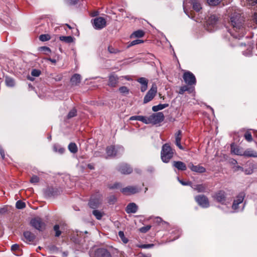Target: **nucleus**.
Listing matches in <instances>:
<instances>
[{
    "mask_svg": "<svg viewBox=\"0 0 257 257\" xmlns=\"http://www.w3.org/2000/svg\"><path fill=\"white\" fill-rule=\"evenodd\" d=\"M41 74V71L39 69H33L31 71V74L34 77H38Z\"/></svg>",
    "mask_w": 257,
    "mask_h": 257,
    "instance_id": "nucleus-40",
    "label": "nucleus"
},
{
    "mask_svg": "<svg viewBox=\"0 0 257 257\" xmlns=\"http://www.w3.org/2000/svg\"><path fill=\"white\" fill-rule=\"evenodd\" d=\"M48 60L53 63H55L56 62V60L54 59H51L50 58Z\"/></svg>",
    "mask_w": 257,
    "mask_h": 257,
    "instance_id": "nucleus-62",
    "label": "nucleus"
},
{
    "mask_svg": "<svg viewBox=\"0 0 257 257\" xmlns=\"http://www.w3.org/2000/svg\"><path fill=\"white\" fill-rule=\"evenodd\" d=\"M219 18L220 17L217 15H211L206 21L207 25L214 27L217 24Z\"/></svg>",
    "mask_w": 257,
    "mask_h": 257,
    "instance_id": "nucleus-12",
    "label": "nucleus"
},
{
    "mask_svg": "<svg viewBox=\"0 0 257 257\" xmlns=\"http://www.w3.org/2000/svg\"><path fill=\"white\" fill-rule=\"evenodd\" d=\"M231 152L236 155L243 156L244 151L243 149L233 144L231 145Z\"/></svg>",
    "mask_w": 257,
    "mask_h": 257,
    "instance_id": "nucleus-16",
    "label": "nucleus"
},
{
    "mask_svg": "<svg viewBox=\"0 0 257 257\" xmlns=\"http://www.w3.org/2000/svg\"><path fill=\"white\" fill-rule=\"evenodd\" d=\"M231 29L228 30L229 32L233 37L240 39L243 37L246 33V29L244 27L243 20L239 14H234L230 18L229 22Z\"/></svg>",
    "mask_w": 257,
    "mask_h": 257,
    "instance_id": "nucleus-1",
    "label": "nucleus"
},
{
    "mask_svg": "<svg viewBox=\"0 0 257 257\" xmlns=\"http://www.w3.org/2000/svg\"><path fill=\"white\" fill-rule=\"evenodd\" d=\"M243 156L248 158H257V152L249 148L244 151Z\"/></svg>",
    "mask_w": 257,
    "mask_h": 257,
    "instance_id": "nucleus-18",
    "label": "nucleus"
},
{
    "mask_svg": "<svg viewBox=\"0 0 257 257\" xmlns=\"http://www.w3.org/2000/svg\"><path fill=\"white\" fill-rule=\"evenodd\" d=\"M24 236L27 241H32L35 238V235L31 232L26 231L24 232Z\"/></svg>",
    "mask_w": 257,
    "mask_h": 257,
    "instance_id": "nucleus-27",
    "label": "nucleus"
},
{
    "mask_svg": "<svg viewBox=\"0 0 257 257\" xmlns=\"http://www.w3.org/2000/svg\"><path fill=\"white\" fill-rule=\"evenodd\" d=\"M208 3L211 6H216L220 3V0H208Z\"/></svg>",
    "mask_w": 257,
    "mask_h": 257,
    "instance_id": "nucleus-51",
    "label": "nucleus"
},
{
    "mask_svg": "<svg viewBox=\"0 0 257 257\" xmlns=\"http://www.w3.org/2000/svg\"><path fill=\"white\" fill-rule=\"evenodd\" d=\"M39 178L37 176L34 175L31 177L30 181L31 183H36L39 182Z\"/></svg>",
    "mask_w": 257,
    "mask_h": 257,
    "instance_id": "nucleus-47",
    "label": "nucleus"
},
{
    "mask_svg": "<svg viewBox=\"0 0 257 257\" xmlns=\"http://www.w3.org/2000/svg\"><path fill=\"white\" fill-rule=\"evenodd\" d=\"M164 119V115L163 112H159L154 113L147 117V124L153 123L156 124L163 121Z\"/></svg>",
    "mask_w": 257,
    "mask_h": 257,
    "instance_id": "nucleus-3",
    "label": "nucleus"
},
{
    "mask_svg": "<svg viewBox=\"0 0 257 257\" xmlns=\"http://www.w3.org/2000/svg\"><path fill=\"white\" fill-rule=\"evenodd\" d=\"M140 190L136 186H130L121 188L120 191L125 195H130L139 192Z\"/></svg>",
    "mask_w": 257,
    "mask_h": 257,
    "instance_id": "nucleus-9",
    "label": "nucleus"
},
{
    "mask_svg": "<svg viewBox=\"0 0 257 257\" xmlns=\"http://www.w3.org/2000/svg\"><path fill=\"white\" fill-rule=\"evenodd\" d=\"M0 154L3 159H5V151L4 149L0 146Z\"/></svg>",
    "mask_w": 257,
    "mask_h": 257,
    "instance_id": "nucleus-55",
    "label": "nucleus"
},
{
    "mask_svg": "<svg viewBox=\"0 0 257 257\" xmlns=\"http://www.w3.org/2000/svg\"><path fill=\"white\" fill-rule=\"evenodd\" d=\"M144 43V41L140 39L135 40L132 41L127 46V48H130L133 46Z\"/></svg>",
    "mask_w": 257,
    "mask_h": 257,
    "instance_id": "nucleus-42",
    "label": "nucleus"
},
{
    "mask_svg": "<svg viewBox=\"0 0 257 257\" xmlns=\"http://www.w3.org/2000/svg\"><path fill=\"white\" fill-rule=\"evenodd\" d=\"M108 51L110 54H117L121 52L122 51L117 48H115L112 46H109L108 47Z\"/></svg>",
    "mask_w": 257,
    "mask_h": 257,
    "instance_id": "nucleus-33",
    "label": "nucleus"
},
{
    "mask_svg": "<svg viewBox=\"0 0 257 257\" xmlns=\"http://www.w3.org/2000/svg\"><path fill=\"white\" fill-rule=\"evenodd\" d=\"M157 91V86L153 84L150 90L147 92L144 98V103H147L152 100L156 95Z\"/></svg>",
    "mask_w": 257,
    "mask_h": 257,
    "instance_id": "nucleus-6",
    "label": "nucleus"
},
{
    "mask_svg": "<svg viewBox=\"0 0 257 257\" xmlns=\"http://www.w3.org/2000/svg\"><path fill=\"white\" fill-rule=\"evenodd\" d=\"M183 78L184 80H196V78L195 75L190 71H185Z\"/></svg>",
    "mask_w": 257,
    "mask_h": 257,
    "instance_id": "nucleus-21",
    "label": "nucleus"
},
{
    "mask_svg": "<svg viewBox=\"0 0 257 257\" xmlns=\"http://www.w3.org/2000/svg\"><path fill=\"white\" fill-rule=\"evenodd\" d=\"M16 206L18 209H21L24 208L26 207V204L25 202L21 200H19L17 202Z\"/></svg>",
    "mask_w": 257,
    "mask_h": 257,
    "instance_id": "nucleus-43",
    "label": "nucleus"
},
{
    "mask_svg": "<svg viewBox=\"0 0 257 257\" xmlns=\"http://www.w3.org/2000/svg\"><path fill=\"white\" fill-rule=\"evenodd\" d=\"M60 40L67 43H71L73 41V38L72 36H61Z\"/></svg>",
    "mask_w": 257,
    "mask_h": 257,
    "instance_id": "nucleus-31",
    "label": "nucleus"
},
{
    "mask_svg": "<svg viewBox=\"0 0 257 257\" xmlns=\"http://www.w3.org/2000/svg\"><path fill=\"white\" fill-rule=\"evenodd\" d=\"M191 3L194 10L199 12L201 9V5L198 0H191Z\"/></svg>",
    "mask_w": 257,
    "mask_h": 257,
    "instance_id": "nucleus-24",
    "label": "nucleus"
},
{
    "mask_svg": "<svg viewBox=\"0 0 257 257\" xmlns=\"http://www.w3.org/2000/svg\"><path fill=\"white\" fill-rule=\"evenodd\" d=\"M168 105H169L168 104H160L158 105H155V106H153L152 110L154 111H157L158 110H162V109L168 107Z\"/></svg>",
    "mask_w": 257,
    "mask_h": 257,
    "instance_id": "nucleus-32",
    "label": "nucleus"
},
{
    "mask_svg": "<svg viewBox=\"0 0 257 257\" xmlns=\"http://www.w3.org/2000/svg\"><path fill=\"white\" fill-rule=\"evenodd\" d=\"M39 50L41 51L44 52L45 54L50 53L51 52V49L46 46L41 47H40Z\"/></svg>",
    "mask_w": 257,
    "mask_h": 257,
    "instance_id": "nucleus-46",
    "label": "nucleus"
},
{
    "mask_svg": "<svg viewBox=\"0 0 257 257\" xmlns=\"http://www.w3.org/2000/svg\"><path fill=\"white\" fill-rule=\"evenodd\" d=\"M69 150L72 153H76L78 151V148L75 143H71L68 146Z\"/></svg>",
    "mask_w": 257,
    "mask_h": 257,
    "instance_id": "nucleus-30",
    "label": "nucleus"
},
{
    "mask_svg": "<svg viewBox=\"0 0 257 257\" xmlns=\"http://www.w3.org/2000/svg\"><path fill=\"white\" fill-rule=\"evenodd\" d=\"M195 200L199 205L204 208H207L209 206L208 199L204 195L196 196L195 197Z\"/></svg>",
    "mask_w": 257,
    "mask_h": 257,
    "instance_id": "nucleus-8",
    "label": "nucleus"
},
{
    "mask_svg": "<svg viewBox=\"0 0 257 257\" xmlns=\"http://www.w3.org/2000/svg\"><path fill=\"white\" fill-rule=\"evenodd\" d=\"M213 197L216 201L223 204L226 199L225 193L222 190H220L215 193L213 196Z\"/></svg>",
    "mask_w": 257,
    "mask_h": 257,
    "instance_id": "nucleus-10",
    "label": "nucleus"
},
{
    "mask_svg": "<svg viewBox=\"0 0 257 257\" xmlns=\"http://www.w3.org/2000/svg\"><path fill=\"white\" fill-rule=\"evenodd\" d=\"M6 85L8 86H13L15 84H14V81H6Z\"/></svg>",
    "mask_w": 257,
    "mask_h": 257,
    "instance_id": "nucleus-57",
    "label": "nucleus"
},
{
    "mask_svg": "<svg viewBox=\"0 0 257 257\" xmlns=\"http://www.w3.org/2000/svg\"><path fill=\"white\" fill-rule=\"evenodd\" d=\"M173 165L179 170L185 171L187 169L185 164L181 161H174Z\"/></svg>",
    "mask_w": 257,
    "mask_h": 257,
    "instance_id": "nucleus-19",
    "label": "nucleus"
},
{
    "mask_svg": "<svg viewBox=\"0 0 257 257\" xmlns=\"http://www.w3.org/2000/svg\"><path fill=\"white\" fill-rule=\"evenodd\" d=\"M119 90L120 92V93L124 94V93H128V89L125 87V86H122L120 87L119 88Z\"/></svg>",
    "mask_w": 257,
    "mask_h": 257,
    "instance_id": "nucleus-50",
    "label": "nucleus"
},
{
    "mask_svg": "<svg viewBox=\"0 0 257 257\" xmlns=\"http://www.w3.org/2000/svg\"><path fill=\"white\" fill-rule=\"evenodd\" d=\"M53 229L55 232V236L56 237H59L61 234V231L60 230L59 225L58 224L55 225L53 227Z\"/></svg>",
    "mask_w": 257,
    "mask_h": 257,
    "instance_id": "nucleus-37",
    "label": "nucleus"
},
{
    "mask_svg": "<svg viewBox=\"0 0 257 257\" xmlns=\"http://www.w3.org/2000/svg\"><path fill=\"white\" fill-rule=\"evenodd\" d=\"M51 37L49 34H42L39 36V40L42 42L49 40Z\"/></svg>",
    "mask_w": 257,
    "mask_h": 257,
    "instance_id": "nucleus-38",
    "label": "nucleus"
},
{
    "mask_svg": "<svg viewBox=\"0 0 257 257\" xmlns=\"http://www.w3.org/2000/svg\"><path fill=\"white\" fill-rule=\"evenodd\" d=\"M117 85V81H109L108 85L111 87H115Z\"/></svg>",
    "mask_w": 257,
    "mask_h": 257,
    "instance_id": "nucleus-54",
    "label": "nucleus"
},
{
    "mask_svg": "<svg viewBox=\"0 0 257 257\" xmlns=\"http://www.w3.org/2000/svg\"><path fill=\"white\" fill-rule=\"evenodd\" d=\"M138 209V206L135 203H129L125 209V211L127 213H136Z\"/></svg>",
    "mask_w": 257,
    "mask_h": 257,
    "instance_id": "nucleus-17",
    "label": "nucleus"
},
{
    "mask_svg": "<svg viewBox=\"0 0 257 257\" xmlns=\"http://www.w3.org/2000/svg\"><path fill=\"white\" fill-rule=\"evenodd\" d=\"M118 236L123 243H126L128 242V240L126 237H125L124 233L122 231H119L118 232Z\"/></svg>",
    "mask_w": 257,
    "mask_h": 257,
    "instance_id": "nucleus-39",
    "label": "nucleus"
},
{
    "mask_svg": "<svg viewBox=\"0 0 257 257\" xmlns=\"http://www.w3.org/2000/svg\"><path fill=\"white\" fill-rule=\"evenodd\" d=\"M207 185L206 184H198L195 185L193 188L196 190L198 192H204L207 189Z\"/></svg>",
    "mask_w": 257,
    "mask_h": 257,
    "instance_id": "nucleus-26",
    "label": "nucleus"
},
{
    "mask_svg": "<svg viewBox=\"0 0 257 257\" xmlns=\"http://www.w3.org/2000/svg\"><path fill=\"white\" fill-rule=\"evenodd\" d=\"M151 228V225H148L146 226H143L139 229V230L141 232L146 233Z\"/></svg>",
    "mask_w": 257,
    "mask_h": 257,
    "instance_id": "nucleus-44",
    "label": "nucleus"
},
{
    "mask_svg": "<svg viewBox=\"0 0 257 257\" xmlns=\"http://www.w3.org/2000/svg\"><path fill=\"white\" fill-rule=\"evenodd\" d=\"M181 131L179 130L175 134V144L180 149L184 150L183 147L181 145Z\"/></svg>",
    "mask_w": 257,
    "mask_h": 257,
    "instance_id": "nucleus-20",
    "label": "nucleus"
},
{
    "mask_svg": "<svg viewBox=\"0 0 257 257\" xmlns=\"http://www.w3.org/2000/svg\"><path fill=\"white\" fill-rule=\"evenodd\" d=\"M71 5H75L77 3V0H71Z\"/></svg>",
    "mask_w": 257,
    "mask_h": 257,
    "instance_id": "nucleus-63",
    "label": "nucleus"
},
{
    "mask_svg": "<svg viewBox=\"0 0 257 257\" xmlns=\"http://www.w3.org/2000/svg\"><path fill=\"white\" fill-rule=\"evenodd\" d=\"M53 150L55 152H58L60 154H63L64 152L65 149L63 148H61L56 145H55L53 146Z\"/></svg>",
    "mask_w": 257,
    "mask_h": 257,
    "instance_id": "nucleus-41",
    "label": "nucleus"
},
{
    "mask_svg": "<svg viewBox=\"0 0 257 257\" xmlns=\"http://www.w3.org/2000/svg\"><path fill=\"white\" fill-rule=\"evenodd\" d=\"M77 114V110L75 108H72L68 113L67 117L68 119L71 118L75 116Z\"/></svg>",
    "mask_w": 257,
    "mask_h": 257,
    "instance_id": "nucleus-35",
    "label": "nucleus"
},
{
    "mask_svg": "<svg viewBox=\"0 0 257 257\" xmlns=\"http://www.w3.org/2000/svg\"><path fill=\"white\" fill-rule=\"evenodd\" d=\"M179 181L180 183L183 185H190L191 184L190 182H184L182 180H180Z\"/></svg>",
    "mask_w": 257,
    "mask_h": 257,
    "instance_id": "nucleus-59",
    "label": "nucleus"
},
{
    "mask_svg": "<svg viewBox=\"0 0 257 257\" xmlns=\"http://www.w3.org/2000/svg\"><path fill=\"white\" fill-rule=\"evenodd\" d=\"M141 83V89L142 92L145 91L147 89L148 81H140Z\"/></svg>",
    "mask_w": 257,
    "mask_h": 257,
    "instance_id": "nucleus-45",
    "label": "nucleus"
},
{
    "mask_svg": "<svg viewBox=\"0 0 257 257\" xmlns=\"http://www.w3.org/2000/svg\"><path fill=\"white\" fill-rule=\"evenodd\" d=\"M196 82V81H188L186 85L180 87L178 92L181 94H183L185 91H187L189 93H192L194 90V85L195 84Z\"/></svg>",
    "mask_w": 257,
    "mask_h": 257,
    "instance_id": "nucleus-7",
    "label": "nucleus"
},
{
    "mask_svg": "<svg viewBox=\"0 0 257 257\" xmlns=\"http://www.w3.org/2000/svg\"><path fill=\"white\" fill-rule=\"evenodd\" d=\"M100 203L101 201L99 199L91 198L89 202V205L91 208L94 209L97 208Z\"/></svg>",
    "mask_w": 257,
    "mask_h": 257,
    "instance_id": "nucleus-23",
    "label": "nucleus"
},
{
    "mask_svg": "<svg viewBox=\"0 0 257 257\" xmlns=\"http://www.w3.org/2000/svg\"><path fill=\"white\" fill-rule=\"evenodd\" d=\"M81 76L79 74H74L71 78L70 80H80Z\"/></svg>",
    "mask_w": 257,
    "mask_h": 257,
    "instance_id": "nucleus-49",
    "label": "nucleus"
},
{
    "mask_svg": "<svg viewBox=\"0 0 257 257\" xmlns=\"http://www.w3.org/2000/svg\"><path fill=\"white\" fill-rule=\"evenodd\" d=\"M174 152L171 147L167 144L162 146L161 151V159L164 162L168 163L173 157Z\"/></svg>",
    "mask_w": 257,
    "mask_h": 257,
    "instance_id": "nucleus-2",
    "label": "nucleus"
},
{
    "mask_svg": "<svg viewBox=\"0 0 257 257\" xmlns=\"http://www.w3.org/2000/svg\"><path fill=\"white\" fill-rule=\"evenodd\" d=\"M250 131L251 130H246L243 135L244 138L248 142H251L253 141V138Z\"/></svg>",
    "mask_w": 257,
    "mask_h": 257,
    "instance_id": "nucleus-29",
    "label": "nucleus"
},
{
    "mask_svg": "<svg viewBox=\"0 0 257 257\" xmlns=\"http://www.w3.org/2000/svg\"><path fill=\"white\" fill-rule=\"evenodd\" d=\"M95 257H111L110 253L104 248H98L95 251Z\"/></svg>",
    "mask_w": 257,
    "mask_h": 257,
    "instance_id": "nucleus-14",
    "label": "nucleus"
},
{
    "mask_svg": "<svg viewBox=\"0 0 257 257\" xmlns=\"http://www.w3.org/2000/svg\"><path fill=\"white\" fill-rule=\"evenodd\" d=\"M118 171L122 174H130L133 172V169L127 164H121L119 165L118 169Z\"/></svg>",
    "mask_w": 257,
    "mask_h": 257,
    "instance_id": "nucleus-11",
    "label": "nucleus"
},
{
    "mask_svg": "<svg viewBox=\"0 0 257 257\" xmlns=\"http://www.w3.org/2000/svg\"><path fill=\"white\" fill-rule=\"evenodd\" d=\"M121 187V185L120 183H115L111 186H109V188L111 189H119Z\"/></svg>",
    "mask_w": 257,
    "mask_h": 257,
    "instance_id": "nucleus-48",
    "label": "nucleus"
},
{
    "mask_svg": "<svg viewBox=\"0 0 257 257\" xmlns=\"http://www.w3.org/2000/svg\"><path fill=\"white\" fill-rule=\"evenodd\" d=\"M30 224L35 229L40 231H42L46 228V224L41 218L36 217L31 219Z\"/></svg>",
    "mask_w": 257,
    "mask_h": 257,
    "instance_id": "nucleus-4",
    "label": "nucleus"
},
{
    "mask_svg": "<svg viewBox=\"0 0 257 257\" xmlns=\"http://www.w3.org/2000/svg\"><path fill=\"white\" fill-rule=\"evenodd\" d=\"M130 120H137L141 121L146 124H147V117L142 115H135L132 116L130 118Z\"/></svg>",
    "mask_w": 257,
    "mask_h": 257,
    "instance_id": "nucleus-25",
    "label": "nucleus"
},
{
    "mask_svg": "<svg viewBox=\"0 0 257 257\" xmlns=\"http://www.w3.org/2000/svg\"><path fill=\"white\" fill-rule=\"evenodd\" d=\"M71 82H72V83L71 85L72 86H77V85H79V84L80 83V82L81 81H71Z\"/></svg>",
    "mask_w": 257,
    "mask_h": 257,
    "instance_id": "nucleus-60",
    "label": "nucleus"
},
{
    "mask_svg": "<svg viewBox=\"0 0 257 257\" xmlns=\"http://www.w3.org/2000/svg\"><path fill=\"white\" fill-rule=\"evenodd\" d=\"M92 214L95 216L96 218L98 220L101 219L103 216V214L98 210H94L92 211Z\"/></svg>",
    "mask_w": 257,
    "mask_h": 257,
    "instance_id": "nucleus-36",
    "label": "nucleus"
},
{
    "mask_svg": "<svg viewBox=\"0 0 257 257\" xmlns=\"http://www.w3.org/2000/svg\"><path fill=\"white\" fill-rule=\"evenodd\" d=\"M188 167L193 172L202 173L206 171V169L203 166L199 165L195 166L193 164L190 163L188 165Z\"/></svg>",
    "mask_w": 257,
    "mask_h": 257,
    "instance_id": "nucleus-15",
    "label": "nucleus"
},
{
    "mask_svg": "<svg viewBox=\"0 0 257 257\" xmlns=\"http://www.w3.org/2000/svg\"><path fill=\"white\" fill-rule=\"evenodd\" d=\"M244 197L245 194L243 192H241L238 194L236 197V199L233 201L232 206V207L233 209L235 210L238 208V205L243 202Z\"/></svg>",
    "mask_w": 257,
    "mask_h": 257,
    "instance_id": "nucleus-13",
    "label": "nucleus"
},
{
    "mask_svg": "<svg viewBox=\"0 0 257 257\" xmlns=\"http://www.w3.org/2000/svg\"><path fill=\"white\" fill-rule=\"evenodd\" d=\"M97 14H98V13H97V12H94L93 13H92V14H91V16H92V17H95V16H97Z\"/></svg>",
    "mask_w": 257,
    "mask_h": 257,
    "instance_id": "nucleus-64",
    "label": "nucleus"
},
{
    "mask_svg": "<svg viewBox=\"0 0 257 257\" xmlns=\"http://www.w3.org/2000/svg\"><path fill=\"white\" fill-rule=\"evenodd\" d=\"M106 151L107 156L109 157H115L116 155L117 151L113 146L107 147Z\"/></svg>",
    "mask_w": 257,
    "mask_h": 257,
    "instance_id": "nucleus-22",
    "label": "nucleus"
},
{
    "mask_svg": "<svg viewBox=\"0 0 257 257\" xmlns=\"http://www.w3.org/2000/svg\"><path fill=\"white\" fill-rule=\"evenodd\" d=\"M87 167H88V168L89 169H90V170H93V169H94V168L93 166L92 165L90 164H88Z\"/></svg>",
    "mask_w": 257,
    "mask_h": 257,
    "instance_id": "nucleus-61",
    "label": "nucleus"
},
{
    "mask_svg": "<svg viewBox=\"0 0 257 257\" xmlns=\"http://www.w3.org/2000/svg\"><path fill=\"white\" fill-rule=\"evenodd\" d=\"M117 76L114 73H111L109 76V80H117L118 79Z\"/></svg>",
    "mask_w": 257,
    "mask_h": 257,
    "instance_id": "nucleus-52",
    "label": "nucleus"
},
{
    "mask_svg": "<svg viewBox=\"0 0 257 257\" xmlns=\"http://www.w3.org/2000/svg\"><path fill=\"white\" fill-rule=\"evenodd\" d=\"M11 249L13 251H17L20 249V245L18 244H13L11 246Z\"/></svg>",
    "mask_w": 257,
    "mask_h": 257,
    "instance_id": "nucleus-53",
    "label": "nucleus"
},
{
    "mask_svg": "<svg viewBox=\"0 0 257 257\" xmlns=\"http://www.w3.org/2000/svg\"><path fill=\"white\" fill-rule=\"evenodd\" d=\"M234 170L235 171H237L238 170H241V171H243V168L242 167L239 166H235L234 167Z\"/></svg>",
    "mask_w": 257,
    "mask_h": 257,
    "instance_id": "nucleus-58",
    "label": "nucleus"
},
{
    "mask_svg": "<svg viewBox=\"0 0 257 257\" xmlns=\"http://www.w3.org/2000/svg\"><path fill=\"white\" fill-rule=\"evenodd\" d=\"M145 35V32L142 30H138L133 32L131 38H142Z\"/></svg>",
    "mask_w": 257,
    "mask_h": 257,
    "instance_id": "nucleus-28",
    "label": "nucleus"
},
{
    "mask_svg": "<svg viewBox=\"0 0 257 257\" xmlns=\"http://www.w3.org/2000/svg\"><path fill=\"white\" fill-rule=\"evenodd\" d=\"M92 25L94 29L101 30L106 26V21L105 18L101 17H97L91 20Z\"/></svg>",
    "mask_w": 257,
    "mask_h": 257,
    "instance_id": "nucleus-5",
    "label": "nucleus"
},
{
    "mask_svg": "<svg viewBox=\"0 0 257 257\" xmlns=\"http://www.w3.org/2000/svg\"><path fill=\"white\" fill-rule=\"evenodd\" d=\"M250 21L252 22L253 23L252 25H250L251 27H253L254 28H256V26H257V13H255L252 15L251 17V19L250 20Z\"/></svg>",
    "mask_w": 257,
    "mask_h": 257,
    "instance_id": "nucleus-34",
    "label": "nucleus"
},
{
    "mask_svg": "<svg viewBox=\"0 0 257 257\" xmlns=\"http://www.w3.org/2000/svg\"><path fill=\"white\" fill-rule=\"evenodd\" d=\"M248 2L251 6H255L257 4V0H247Z\"/></svg>",
    "mask_w": 257,
    "mask_h": 257,
    "instance_id": "nucleus-56",
    "label": "nucleus"
}]
</instances>
